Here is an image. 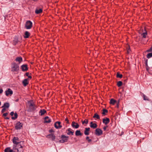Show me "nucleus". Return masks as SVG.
Segmentation results:
<instances>
[{"mask_svg":"<svg viewBox=\"0 0 152 152\" xmlns=\"http://www.w3.org/2000/svg\"><path fill=\"white\" fill-rule=\"evenodd\" d=\"M30 33L28 31L25 32L24 34L23 35V37L24 38L26 39L29 37L30 35Z\"/></svg>","mask_w":152,"mask_h":152,"instance_id":"2eb2a0df","label":"nucleus"},{"mask_svg":"<svg viewBox=\"0 0 152 152\" xmlns=\"http://www.w3.org/2000/svg\"><path fill=\"white\" fill-rule=\"evenodd\" d=\"M21 143H23V142H22V141H20V142H19V143L18 145H17V148H18V147H20V146H19V145H21Z\"/></svg>","mask_w":152,"mask_h":152,"instance_id":"ea45409f","label":"nucleus"},{"mask_svg":"<svg viewBox=\"0 0 152 152\" xmlns=\"http://www.w3.org/2000/svg\"><path fill=\"white\" fill-rule=\"evenodd\" d=\"M17 148V146L15 144L13 145L12 150H13V152H18V150Z\"/></svg>","mask_w":152,"mask_h":152,"instance_id":"4be33fe9","label":"nucleus"},{"mask_svg":"<svg viewBox=\"0 0 152 152\" xmlns=\"http://www.w3.org/2000/svg\"><path fill=\"white\" fill-rule=\"evenodd\" d=\"M146 70L149 73H150L152 71V70L151 69V68L148 66H146Z\"/></svg>","mask_w":152,"mask_h":152,"instance_id":"cd10ccee","label":"nucleus"},{"mask_svg":"<svg viewBox=\"0 0 152 152\" xmlns=\"http://www.w3.org/2000/svg\"><path fill=\"white\" fill-rule=\"evenodd\" d=\"M14 43H15V44H16V43H18V41H17V40H16H16H14Z\"/></svg>","mask_w":152,"mask_h":152,"instance_id":"864d4df0","label":"nucleus"},{"mask_svg":"<svg viewBox=\"0 0 152 152\" xmlns=\"http://www.w3.org/2000/svg\"><path fill=\"white\" fill-rule=\"evenodd\" d=\"M5 119H6L8 120L10 118L9 117H6L5 118Z\"/></svg>","mask_w":152,"mask_h":152,"instance_id":"13d9d810","label":"nucleus"},{"mask_svg":"<svg viewBox=\"0 0 152 152\" xmlns=\"http://www.w3.org/2000/svg\"><path fill=\"white\" fill-rule=\"evenodd\" d=\"M61 122L60 121H57L54 124L55 127L57 129H60L62 127V126L61 125Z\"/></svg>","mask_w":152,"mask_h":152,"instance_id":"423d86ee","label":"nucleus"},{"mask_svg":"<svg viewBox=\"0 0 152 152\" xmlns=\"http://www.w3.org/2000/svg\"><path fill=\"white\" fill-rule=\"evenodd\" d=\"M16 61L18 62L19 63H20L22 61V58L21 57H17L15 59Z\"/></svg>","mask_w":152,"mask_h":152,"instance_id":"a211bd4d","label":"nucleus"},{"mask_svg":"<svg viewBox=\"0 0 152 152\" xmlns=\"http://www.w3.org/2000/svg\"><path fill=\"white\" fill-rule=\"evenodd\" d=\"M12 91L10 88L8 89L7 90L5 91V94L7 96H8L9 95H12Z\"/></svg>","mask_w":152,"mask_h":152,"instance_id":"9b49d317","label":"nucleus"},{"mask_svg":"<svg viewBox=\"0 0 152 152\" xmlns=\"http://www.w3.org/2000/svg\"><path fill=\"white\" fill-rule=\"evenodd\" d=\"M19 145L20 146V147H18V148L17 149L18 150V152H23V146L22 145Z\"/></svg>","mask_w":152,"mask_h":152,"instance_id":"412c9836","label":"nucleus"},{"mask_svg":"<svg viewBox=\"0 0 152 152\" xmlns=\"http://www.w3.org/2000/svg\"><path fill=\"white\" fill-rule=\"evenodd\" d=\"M29 72H26V76H29Z\"/></svg>","mask_w":152,"mask_h":152,"instance_id":"3c124183","label":"nucleus"},{"mask_svg":"<svg viewBox=\"0 0 152 152\" xmlns=\"http://www.w3.org/2000/svg\"><path fill=\"white\" fill-rule=\"evenodd\" d=\"M34 1H37V0H33Z\"/></svg>","mask_w":152,"mask_h":152,"instance_id":"680f3d73","label":"nucleus"},{"mask_svg":"<svg viewBox=\"0 0 152 152\" xmlns=\"http://www.w3.org/2000/svg\"><path fill=\"white\" fill-rule=\"evenodd\" d=\"M29 106V110L30 111H32L36 109V107L34 105L33 103L30 102H28Z\"/></svg>","mask_w":152,"mask_h":152,"instance_id":"39448f33","label":"nucleus"},{"mask_svg":"<svg viewBox=\"0 0 152 152\" xmlns=\"http://www.w3.org/2000/svg\"><path fill=\"white\" fill-rule=\"evenodd\" d=\"M49 132L50 133H52V132H53L54 131L52 129H50L49 130Z\"/></svg>","mask_w":152,"mask_h":152,"instance_id":"8fccbe9b","label":"nucleus"},{"mask_svg":"<svg viewBox=\"0 0 152 152\" xmlns=\"http://www.w3.org/2000/svg\"><path fill=\"white\" fill-rule=\"evenodd\" d=\"M42 12V9H37L35 10V13L37 14H39Z\"/></svg>","mask_w":152,"mask_h":152,"instance_id":"aec40b11","label":"nucleus"},{"mask_svg":"<svg viewBox=\"0 0 152 152\" xmlns=\"http://www.w3.org/2000/svg\"><path fill=\"white\" fill-rule=\"evenodd\" d=\"M13 150L10 149V148H7L4 150V152H13Z\"/></svg>","mask_w":152,"mask_h":152,"instance_id":"5701e85b","label":"nucleus"},{"mask_svg":"<svg viewBox=\"0 0 152 152\" xmlns=\"http://www.w3.org/2000/svg\"><path fill=\"white\" fill-rule=\"evenodd\" d=\"M102 114L103 115H104V108H103L102 109Z\"/></svg>","mask_w":152,"mask_h":152,"instance_id":"de8ad7c7","label":"nucleus"},{"mask_svg":"<svg viewBox=\"0 0 152 152\" xmlns=\"http://www.w3.org/2000/svg\"><path fill=\"white\" fill-rule=\"evenodd\" d=\"M107 127V126H106L105 125V135L106 134H105L106 133H108V132H107V131H106V128Z\"/></svg>","mask_w":152,"mask_h":152,"instance_id":"603ef678","label":"nucleus"},{"mask_svg":"<svg viewBox=\"0 0 152 152\" xmlns=\"http://www.w3.org/2000/svg\"><path fill=\"white\" fill-rule=\"evenodd\" d=\"M44 123H49L51 122V119H50L48 116H46L45 118Z\"/></svg>","mask_w":152,"mask_h":152,"instance_id":"4468645a","label":"nucleus"},{"mask_svg":"<svg viewBox=\"0 0 152 152\" xmlns=\"http://www.w3.org/2000/svg\"><path fill=\"white\" fill-rule=\"evenodd\" d=\"M110 121V119L107 118H105V125L107 124Z\"/></svg>","mask_w":152,"mask_h":152,"instance_id":"2f4dec72","label":"nucleus"},{"mask_svg":"<svg viewBox=\"0 0 152 152\" xmlns=\"http://www.w3.org/2000/svg\"><path fill=\"white\" fill-rule=\"evenodd\" d=\"M147 32H145L143 33L142 34L143 37L144 38H146V35H147Z\"/></svg>","mask_w":152,"mask_h":152,"instance_id":"e433bc0d","label":"nucleus"},{"mask_svg":"<svg viewBox=\"0 0 152 152\" xmlns=\"http://www.w3.org/2000/svg\"><path fill=\"white\" fill-rule=\"evenodd\" d=\"M28 77L29 78H30V79H31V78H32V77L31 76H28Z\"/></svg>","mask_w":152,"mask_h":152,"instance_id":"6e6d98bb","label":"nucleus"},{"mask_svg":"<svg viewBox=\"0 0 152 152\" xmlns=\"http://www.w3.org/2000/svg\"><path fill=\"white\" fill-rule=\"evenodd\" d=\"M86 139L88 140V142H89L91 141V139H89V137L88 136L86 137Z\"/></svg>","mask_w":152,"mask_h":152,"instance_id":"4c0bfd02","label":"nucleus"},{"mask_svg":"<svg viewBox=\"0 0 152 152\" xmlns=\"http://www.w3.org/2000/svg\"><path fill=\"white\" fill-rule=\"evenodd\" d=\"M117 102L114 99H112L110 101V103L111 104L114 105Z\"/></svg>","mask_w":152,"mask_h":152,"instance_id":"393cba45","label":"nucleus"},{"mask_svg":"<svg viewBox=\"0 0 152 152\" xmlns=\"http://www.w3.org/2000/svg\"><path fill=\"white\" fill-rule=\"evenodd\" d=\"M90 126L91 128L95 129L97 127V125L96 124H94L92 122H91Z\"/></svg>","mask_w":152,"mask_h":152,"instance_id":"f3484780","label":"nucleus"},{"mask_svg":"<svg viewBox=\"0 0 152 152\" xmlns=\"http://www.w3.org/2000/svg\"><path fill=\"white\" fill-rule=\"evenodd\" d=\"M103 129L104 130V126L103 127Z\"/></svg>","mask_w":152,"mask_h":152,"instance_id":"052dcab7","label":"nucleus"},{"mask_svg":"<svg viewBox=\"0 0 152 152\" xmlns=\"http://www.w3.org/2000/svg\"><path fill=\"white\" fill-rule=\"evenodd\" d=\"M11 71L13 72H17L19 70V65L15 63H13L12 64Z\"/></svg>","mask_w":152,"mask_h":152,"instance_id":"f257e3e1","label":"nucleus"},{"mask_svg":"<svg viewBox=\"0 0 152 152\" xmlns=\"http://www.w3.org/2000/svg\"><path fill=\"white\" fill-rule=\"evenodd\" d=\"M6 110V109L4 107L1 110V112L2 113H4L5 111Z\"/></svg>","mask_w":152,"mask_h":152,"instance_id":"79ce46f5","label":"nucleus"},{"mask_svg":"<svg viewBox=\"0 0 152 152\" xmlns=\"http://www.w3.org/2000/svg\"><path fill=\"white\" fill-rule=\"evenodd\" d=\"M23 83L24 86H26L28 84V79H26L24 80L23 81Z\"/></svg>","mask_w":152,"mask_h":152,"instance_id":"a878e982","label":"nucleus"},{"mask_svg":"<svg viewBox=\"0 0 152 152\" xmlns=\"http://www.w3.org/2000/svg\"><path fill=\"white\" fill-rule=\"evenodd\" d=\"M122 85V82L121 81H119L118 82L117 85L118 87L121 86Z\"/></svg>","mask_w":152,"mask_h":152,"instance_id":"72a5a7b5","label":"nucleus"},{"mask_svg":"<svg viewBox=\"0 0 152 152\" xmlns=\"http://www.w3.org/2000/svg\"><path fill=\"white\" fill-rule=\"evenodd\" d=\"M14 115V117H12V120H15L18 118V115L16 113H15Z\"/></svg>","mask_w":152,"mask_h":152,"instance_id":"c756f323","label":"nucleus"},{"mask_svg":"<svg viewBox=\"0 0 152 152\" xmlns=\"http://www.w3.org/2000/svg\"><path fill=\"white\" fill-rule=\"evenodd\" d=\"M21 69L23 71H26L28 69L27 65L23 64L21 66Z\"/></svg>","mask_w":152,"mask_h":152,"instance_id":"9d476101","label":"nucleus"},{"mask_svg":"<svg viewBox=\"0 0 152 152\" xmlns=\"http://www.w3.org/2000/svg\"><path fill=\"white\" fill-rule=\"evenodd\" d=\"M75 135L76 136H82L83 135V134L81 133L80 131L79 130H77L75 132Z\"/></svg>","mask_w":152,"mask_h":152,"instance_id":"6ab92c4d","label":"nucleus"},{"mask_svg":"<svg viewBox=\"0 0 152 152\" xmlns=\"http://www.w3.org/2000/svg\"><path fill=\"white\" fill-rule=\"evenodd\" d=\"M148 60L147 59H145V65L146 66H148Z\"/></svg>","mask_w":152,"mask_h":152,"instance_id":"37998d69","label":"nucleus"},{"mask_svg":"<svg viewBox=\"0 0 152 152\" xmlns=\"http://www.w3.org/2000/svg\"><path fill=\"white\" fill-rule=\"evenodd\" d=\"M15 113H14L13 111H12L10 113V115L11 116H13Z\"/></svg>","mask_w":152,"mask_h":152,"instance_id":"49530a36","label":"nucleus"},{"mask_svg":"<svg viewBox=\"0 0 152 152\" xmlns=\"http://www.w3.org/2000/svg\"><path fill=\"white\" fill-rule=\"evenodd\" d=\"M147 58H150L152 57V53H149L146 56Z\"/></svg>","mask_w":152,"mask_h":152,"instance_id":"473e14b6","label":"nucleus"},{"mask_svg":"<svg viewBox=\"0 0 152 152\" xmlns=\"http://www.w3.org/2000/svg\"><path fill=\"white\" fill-rule=\"evenodd\" d=\"M147 52H152V46L151 47V48L148 50L146 51Z\"/></svg>","mask_w":152,"mask_h":152,"instance_id":"58836bf2","label":"nucleus"},{"mask_svg":"<svg viewBox=\"0 0 152 152\" xmlns=\"http://www.w3.org/2000/svg\"><path fill=\"white\" fill-rule=\"evenodd\" d=\"M66 133L68 135H73L74 134V132L71 128H68L66 130Z\"/></svg>","mask_w":152,"mask_h":152,"instance_id":"0eeeda50","label":"nucleus"},{"mask_svg":"<svg viewBox=\"0 0 152 152\" xmlns=\"http://www.w3.org/2000/svg\"><path fill=\"white\" fill-rule=\"evenodd\" d=\"M143 98L144 100H149V99L148 97L145 95H143Z\"/></svg>","mask_w":152,"mask_h":152,"instance_id":"c9c22d12","label":"nucleus"},{"mask_svg":"<svg viewBox=\"0 0 152 152\" xmlns=\"http://www.w3.org/2000/svg\"><path fill=\"white\" fill-rule=\"evenodd\" d=\"M95 134L96 135L99 136L102 134V131L101 129L97 128L95 130Z\"/></svg>","mask_w":152,"mask_h":152,"instance_id":"1a4fd4ad","label":"nucleus"},{"mask_svg":"<svg viewBox=\"0 0 152 152\" xmlns=\"http://www.w3.org/2000/svg\"><path fill=\"white\" fill-rule=\"evenodd\" d=\"M107 112L108 110H107L105 109V113H107Z\"/></svg>","mask_w":152,"mask_h":152,"instance_id":"4d7b16f0","label":"nucleus"},{"mask_svg":"<svg viewBox=\"0 0 152 152\" xmlns=\"http://www.w3.org/2000/svg\"><path fill=\"white\" fill-rule=\"evenodd\" d=\"M46 137L47 138H51L52 140L53 141H54L56 137L54 135V134H51L48 135L46 136Z\"/></svg>","mask_w":152,"mask_h":152,"instance_id":"f8f14e48","label":"nucleus"},{"mask_svg":"<svg viewBox=\"0 0 152 152\" xmlns=\"http://www.w3.org/2000/svg\"><path fill=\"white\" fill-rule=\"evenodd\" d=\"M22 123H20L19 121L17 122L15 124V129L16 130L20 129L23 126Z\"/></svg>","mask_w":152,"mask_h":152,"instance_id":"20e7f679","label":"nucleus"},{"mask_svg":"<svg viewBox=\"0 0 152 152\" xmlns=\"http://www.w3.org/2000/svg\"><path fill=\"white\" fill-rule=\"evenodd\" d=\"M8 114V113H4L3 114V116H6Z\"/></svg>","mask_w":152,"mask_h":152,"instance_id":"a18cd8bd","label":"nucleus"},{"mask_svg":"<svg viewBox=\"0 0 152 152\" xmlns=\"http://www.w3.org/2000/svg\"><path fill=\"white\" fill-rule=\"evenodd\" d=\"M93 118H96L97 119H99L100 118L99 115L96 113H95L94 115L93 116Z\"/></svg>","mask_w":152,"mask_h":152,"instance_id":"7c9ffc66","label":"nucleus"},{"mask_svg":"<svg viewBox=\"0 0 152 152\" xmlns=\"http://www.w3.org/2000/svg\"><path fill=\"white\" fill-rule=\"evenodd\" d=\"M69 137L66 136L64 135H62L61 136V139L59 140V142L61 143H64L66 142L68 140Z\"/></svg>","mask_w":152,"mask_h":152,"instance_id":"f03ea898","label":"nucleus"},{"mask_svg":"<svg viewBox=\"0 0 152 152\" xmlns=\"http://www.w3.org/2000/svg\"><path fill=\"white\" fill-rule=\"evenodd\" d=\"M116 77L117 78H122L123 77V75L119 73V72H117L116 74Z\"/></svg>","mask_w":152,"mask_h":152,"instance_id":"c85d7f7f","label":"nucleus"},{"mask_svg":"<svg viewBox=\"0 0 152 152\" xmlns=\"http://www.w3.org/2000/svg\"><path fill=\"white\" fill-rule=\"evenodd\" d=\"M90 128H85V130L84 132V133L86 135H88L89 134V132L90 131Z\"/></svg>","mask_w":152,"mask_h":152,"instance_id":"dca6fc26","label":"nucleus"},{"mask_svg":"<svg viewBox=\"0 0 152 152\" xmlns=\"http://www.w3.org/2000/svg\"><path fill=\"white\" fill-rule=\"evenodd\" d=\"M119 101H118L116 103V107L117 108H118L119 107Z\"/></svg>","mask_w":152,"mask_h":152,"instance_id":"a19ab883","label":"nucleus"},{"mask_svg":"<svg viewBox=\"0 0 152 152\" xmlns=\"http://www.w3.org/2000/svg\"><path fill=\"white\" fill-rule=\"evenodd\" d=\"M72 126L73 127L75 128L76 129H77L79 127V125L77 123H75L74 121L72 122Z\"/></svg>","mask_w":152,"mask_h":152,"instance_id":"ddd939ff","label":"nucleus"},{"mask_svg":"<svg viewBox=\"0 0 152 152\" xmlns=\"http://www.w3.org/2000/svg\"><path fill=\"white\" fill-rule=\"evenodd\" d=\"M82 121L83 124H87L88 123V119H86L84 121Z\"/></svg>","mask_w":152,"mask_h":152,"instance_id":"f704fd0d","label":"nucleus"},{"mask_svg":"<svg viewBox=\"0 0 152 152\" xmlns=\"http://www.w3.org/2000/svg\"><path fill=\"white\" fill-rule=\"evenodd\" d=\"M104 118L102 119V122L103 123H104Z\"/></svg>","mask_w":152,"mask_h":152,"instance_id":"5fc2aeb1","label":"nucleus"},{"mask_svg":"<svg viewBox=\"0 0 152 152\" xmlns=\"http://www.w3.org/2000/svg\"><path fill=\"white\" fill-rule=\"evenodd\" d=\"M65 121H66V123L68 124H69V121L68 120V119L67 118H66V119H65Z\"/></svg>","mask_w":152,"mask_h":152,"instance_id":"c03bdc74","label":"nucleus"},{"mask_svg":"<svg viewBox=\"0 0 152 152\" xmlns=\"http://www.w3.org/2000/svg\"><path fill=\"white\" fill-rule=\"evenodd\" d=\"M3 92V90L2 88H1L0 89V94H2Z\"/></svg>","mask_w":152,"mask_h":152,"instance_id":"09e8293b","label":"nucleus"},{"mask_svg":"<svg viewBox=\"0 0 152 152\" xmlns=\"http://www.w3.org/2000/svg\"><path fill=\"white\" fill-rule=\"evenodd\" d=\"M10 107V104L9 103L6 102L4 104V105L2 107L8 108Z\"/></svg>","mask_w":152,"mask_h":152,"instance_id":"b1692460","label":"nucleus"},{"mask_svg":"<svg viewBox=\"0 0 152 152\" xmlns=\"http://www.w3.org/2000/svg\"><path fill=\"white\" fill-rule=\"evenodd\" d=\"M46 112V111L45 109H41L40 110L39 113H40L41 115H44Z\"/></svg>","mask_w":152,"mask_h":152,"instance_id":"bb28decb","label":"nucleus"},{"mask_svg":"<svg viewBox=\"0 0 152 152\" xmlns=\"http://www.w3.org/2000/svg\"><path fill=\"white\" fill-rule=\"evenodd\" d=\"M32 23L31 21H27L25 24V27L27 29H30L32 27Z\"/></svg>","mask_w":152,"mask_h":152,"instance_id":"7ed1b4c3","label":"nucleus"},{"mask_svg":"<svg viewBox=\"0 0 152 152\" xmlns=\"http://www.w3.org/2000/svg\"><path fill=\"white\" fill-rule=\"evenodd\" d=\"M1 102H0V106L1 105Z\"/></svg>","mask_w":152,"mask_h":152,"instance_id":"e2e57ef3","label":"nucleus"},{"mask_svg":"<svg viewBox=\"0 0 152 152\" xmlns=\"http://www.w3.org/2000/svg\"><path fill=\"white\" fill-rule=\"evenodd\" d=\"M19 100V99H17L15 100V101H16V102H18V101Z\"/></svg>","mask_w":152,"mask_h":152,"instance_id":"bf43d9fd","label":"nucleus"},{"mask_svg":"<svg viewBox=\"0 0 152 152\" xmlns=\"http://www.w3.org/2000/svg\"><path fill=\"white\" fill-rule=\"evenodd\" d=\"M19 138L18 137H15L12 140L13 143L15 145H18L19 143Z\"/></svg>","mask_w":152,"mask_h":152,"instance_id":"6e6552de","label":"nucleus"}]
</instances>
